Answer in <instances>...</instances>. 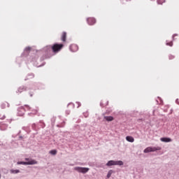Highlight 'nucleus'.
I'll list each match as a JSON object with an SVG mask.
<instances>
[{"label": "nucleus", "instance_id": "1", "mask_svg": "<svg viewBox=\"0 0 179 179\" xmlns=\"http://www.w3.org/2000/svg\"><path fill=\"white\" fill-rule=\"evenodd\" d=\"M62 48H64V44L55 43L52 46V50L55 53L59 52Z\"/></svg>", "mask_w": 179, "mask_h": 179}, {"label": "nucleus", "instance_id": "2", "mask_svg": "<svg viewBox=\"0 0 179 179\" xmlns=\"http://www.w3.org/2000/svg\"><path fill=\"white\" fill-rule=\"evenodd\" d=\"M157 150H162V147H148L144 150V153H149L150 152H156Z\"/></svg>", "mask_w": 179, "mask_h": 179}, {"label": "nucleus", "instance_id": "3", "mask_svg": "<svg viewBox=\"0 0 179 179\" xmlns=\"http://www.w3.org/2000/svg\"><path fill=\"white\" fill-rule=\"evenodd\" d=\"M123 165H124V162H122V161L110 160L108 162V163L106 164V166H123Z\"/></svg>", "mask_w": 179, "mask_h": 179}, {"label": "nucleus", "instance_id": "4", "mask_svg": "<svg viewBox=\"0 0 179 179\" xmlns=\"http://www.w3.org/2000/svg\"><path fill=\"white\" fill-rule=\"evenodd\" d=\"M17 164H24V166L37 164V161L34 159H30L28 162H18Z\"/></svg>", "mask_w": 179, "mask_h": 179}, {"label": "nucleus", "instance_id": "5", "mask_svg": "<svg viewBox=\"0 0 179 179\" xmlns=\"http://www.w3.org/2000/svg\"><path fill=\"white\" fill-rule=\"evenodd\" d=\"M74 170H76V171H78V173H83V174H85V173H87V171H89L90 169L76 166L74 168Z\"/></svg>", "mask_w": 179, "mask_h": 179}, {"label": "nucleus", "instance_id": "6", "mask_svg": "<svg viewBox=\"0 0 179 179\" xmlns=\"http://www.w3.org/2000/svg\"><path fill=\"white\" fill-rule=\"evenodd\" d=\"M78 50H79V47L78 46V45L72 44L70 45V51H71V52H76Z\"/></svg>", "mask_w": 179, "mask_h": 179}, {"label": "nucleus", "instance_id": "7", "mask_svg": "<svg viewBox=\"0 0 179 179\" xmlns=\"http://www.w3.org/2000/svg\"><path fill=\"white\" fill-rule=\"evenodd\" d=\"M88 24L93 26L96 23V19L94 17H89L87 19Z\"/></svg>", "mask_w": 179, "mask_h": 179}, {"label": "nucleus", "instance_id": "8", "mask_svg": "<svg viewBox=\"0 0 179 179\" xmlns=\"http://www.w3.org/2000/svg\"><path fill=\"white\" fill-rule=\"evenodd\" d=\"M24 111H26V109L24 107L19 108L18 115H20V117H23V115H24Z\"/></svg>", "mask_w": 179, "mask_h": 179}, {"label": "nucleus", "instance_id": "9", "mask_svg": "<svg viewBox=\"0 0 179 179\" xmlns=\"http://www.w3.org/2000/svg\"><path fill=\"white\" fill-rule=\"evenodd\" d=\"M103 118L106 120V121H108V122L114 121V117L113 116H104Z\"/></svg>", "mask_w": 179, "mask_h": 179}, {"label": "nucleus", "instance_id": "10", "mask_svg": "<svg viewBox=\"0 0 179 179\" xmlns=\"http://www.w3.org/2000/svg\"><path fill=\"white\" fill-rule=\"evenodd\" d=\"M160 141H162V142H166V143H167V142H171V138H160Z\"/></svg>", "mask_w": 179, "mask_h": 179}, {"label": "nucleus", "instance_id": "11", "mask_svg": "<svg viewBox=\"0 0 179 179\" xmlns=\"http://www.w3.org/2000/svg\"><path fill=\"white\" fill-rule=\"evenodd\" d=\"M126 140L127 141V142H131V143L135 141V139L134 138V137L129 136H127L126 137Z\"/></svg>", "mask_w": 179, "mask_h": 179}, {"label": "nucleus", "instance_id": "12", "mask_svg": "<svg viewBox=\"0 0 179 179\" xmlns=\"http://www.w3.org/2000/svg\"><path fill=\"white\" fill-rule=\"evenodd\" d=\"M25 90H26L25 87H24V86H21V87H20L18 88L17 92H18V93H22V92H25Z\"/></svg>", "mask_w": 179, "mask_h": 179}, {"label": "nucleus", "instance_id": "13", "mask_svg": "<svg viewBox=\"0 0 179 179\" xmlns=\"http://www.w3.org/2000/svg\"><path fill=\"white\" fill-rule=\"evenodd\" d=\"M62 41L64 43L66 41V32H63L62 34Z\"/></svg>", "mask_w": 179, "mask_h": 179}, {"label": "nucleus", "instance_id": "14", "mask_svg": "<svg viewBox=\"0 0 179 179\" xmlns=\"http://www.w3.org/2000/svg\"><path fill=\"white\" fill-rule=\"evenodd\" d=\"M6 107H9V104L8 102H3L2 104H1V108H5Z\"/></svg>", "mask_w": 179, "mask_h": 179}, {"label": "nucleus", "instance_id": "15", "mask_svg": "<svg viewBox=\"0 0 179 179\" xmlns=\"http://www.w3.org/2000/svg\"><path fill=\"white\" fill-rule=\"evenodd\" d=\"M10 173H12L13 174H17V173H20V171H19V170H17V169H16V170L12 169V170L10 171Z\"/></svg>", "mask_w": 179, "mask_h": 179}, {"label": "nucleus", "instance_id": "16", "mask_svg": "<svg viewBox=\"0 0 179 179\" xmlns=\"http://www.w3.org/2000/svg\"><path fill=\"white\" fill-rule=\"evenodd\" d=\"M50 155H53L54 156H55V155H57V150H52L50 151Z\"/></svg>", "mask_w": 179, "mask_h": 179}, {"label": "nucleus", "instance_id": "17", "mask_svg": "<svg viewBox=\"0 0 179 179\" xmlns=\"http://www.w3.org/2000/svg\"><path fill=\"white\" fill-rule=\"evenodd\" d=\"M37 113H38V109L36 108V109L32 110L31 114L36 115Z\"/></svg>", "mask_w": 179, "mask_h": 179}, {"label": "nucleus", "instance_id": "18", "mask_svg": "<svg viewBox=\"0 0 179 179\" xmlns=\"http://www.w3.org/2000/svg\"><path fill=\"white\" fill-rule=\"evenodd\" d=\"M111 174H113V170H110L108 173L107 177L108 178H110L111 177Z\"/></svg>", "mask_w": 179, "mask_h": 179}, {"label": "nucleus", "instance_id": "19", "mask_svg": "<svg viewBox=\"0 0 179 179\" xmlns=\"http://www.w3.org/2000/svg\"><path fill=\"white\" fill-rule=\"evenodd\" d=\"M24 108L30 111V110H31V108L29 106V105H25Z\"/></svg>", "mask_w": 179, "mask_h": 179}, {"label": "nucleus", "instance_id": "20", "mask_svg": "<svg viewBox=\"0 0 179 179\" xmlns=\"http://www.w3.org/2000/svg\"><path fill=\"white\" fill-rule=\"evenodd\" d=\"M166 45H169V47H173V42L171 41V42H169V43H166Z\"/></svg>", "mask_w": 179, "mask_h": 179}, {"label": "nucleus", "instance_id": "21", "mask_svg": "<svg viewBox=\"0 0 179 179\" xmlns=\"http://www.w3.org/2000/svg\"><path fill=\"white\" fill-rule=\"evenodd\" d=\"M76 104L77 105V108H79V107H80V102H76Z\"/></svg>", "mask_w": 179, "mask_h": 179}, {"label": "nucleus", "instance_id": "22", "mask_svg": "<svg viewBox=\"0 0 179 179\" xmlns=\"http://www.w3.org/2000/svg\"><path fill=\"white\" fill-rule=\"evenodd\" d=\"M5 118H6L5 115H0V120H5Z\"/></svg>", "mask_w": 179, "mask_h": 179}, {"label": "nucleus", "instance_id": "23", "mask_svg": "<svg viewBox=\"0 0 179 179\" xmlns=\"http://www.w3.org/2000/svg\"><path fill=\"white\" fill-rule=\"evenodd\" d=\"M173 58H174V56H170L169 57V59H173Z\"/></svg>", "mask_w": 179, "mask_h": 179}, {"label": "nucleus", "instance_id": "24", "mask_svg": "<svg viewBox=\"0 0 179 179\" xmlns=\"http://www.w3.org/2000/svg\"><path fill=\"white\" fill-rule=\"evenodd\" d=\"M26 50H27V51H30L31 48H27Z\"/></svg>", "mask_w": 179, "mask_h": 179}, {"label": "nucleus", "instance_id": "25", "mask_svg": "<svg viewBox=\"0 0 179 179\" xmlns=\"http://www.w3.org/2000/svg\"><path fill=\"white\" fill-rule=\"evenodd\" d=\"M178 35L177 34H173V37L174 38V37L177 36Z\"/></svg>", "mask_w": 179, "mask_h": 179}, {"label": "nucleus", "instance_id": "26", "mask_svg": "<svg viewBox=\"0 0 179 179\" xmlns=\"http://www.w3.org/2000/svg\"><path fill=\"white\" fill-rule=\"evenodd\" d=\"M25 160H27V162H29V158H26Z\"/></svg>", "mask_w": 179, "mask_h": 179}, {"label": "nucleus", "instance_id": "27", "mask_svg": "<svg viewBox=\"0 0 179 179\" xmlns=\"http://www.w3.org/2000/svg\"><path fill=\"white\" fill-rule=\"evenodd\" d=\"M157 2H158V3H160V0H158Z\"/></svg>", "mask_w": 179, "mask_h": 179}, {"label": "nucleus", "instance_id": "28", "mask_svg": "<svg viewBox=\"0 0 179 179\" xmlns=\"http://www.w3.org/2000/svg\"><path fill=\"white\" fill-rule=\"evenodd\" d=\"M177 102L178 103V99H177Z\"/></svg>", "mask_w": 179, "mask_h": 179}, {"label": "nucleus", "instance_id": "29", "mask_svg": "<svg viewBox=\"0 0 179 179\" xmlns=\"http://www.w3.org/2000/svg\"><path fill=\"white\" fill-rule=\"evenodd\" d=\"M0 178H1V175H0Z\"/></svg>", "mask_w": 179, "mask_h": 179}]
</instances>
